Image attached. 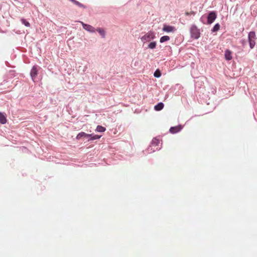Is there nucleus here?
<instances>
[{"label": "nucleus", "mask_w": 257, "mask_h": 257, "mask_svg": "<svg viewBox=\"0 0 257 257\" xmlns=\"http://www.w3.org/2000/svg\"><path fill=\"white\" fill-rule=\"evenodd\" d=\"M191 37L194 39H198L200 37L199 30L195 26H193L190 29Z\"/></svg>", "instance_id": "nucleus-3"}, {"label": "nucleus", "mask_w": 257, "mask_h": 257, "mask_svg": "<svg viewBox=\"0 0 257 257\" xmlns=\"http://www.w3.org/2000/svg\"><path fill=\"white\" fill-rule=\"evenodd\" d=\"M248 42L249 43V47L251 49H252L255 45L256 39L255 34L254 32H250L248 34Z\"/></svg>", "instance_id": "nucleus-2"}, {"label": "nucleus", "mask_w": 257, "mask_h": 257, "mask_svg": "<svg viewBox=\"0 0 257 257\" xmlns=\"http://www.w3.org/2000/svg\"><path fill=\"white\" fill-rule=\"evenodd\" d=\"M176 30V29L174 27L171 26H168L167 25H164L163 28V31L169 33V32H174Z\"/></svg>", "instance_id": "nucleus-6"}, {"label": "nucleus", "mask_w": 257, "mask_h": 257, "mask_svg": "<svg viewBox=\"0 0 257 257\" xmlns=\"http://www.w3.org/2000/svg\"><path fill=\"white\" fill-rule=\"evenodd\" d=\"M101 136H100V135H93L91 137L90 139L89 140H91V141H93V140H97V139H99L101 138Z\"/></svg>", "instance_id": "nucleus-19"}, {"label": "nucleus", "mask_w": 257, "mask_h": 257, "mask_svg": "<svg viewBox=\"0 0 257 257\" xmlns=\"http://www.w3.org/2000/svg\"><path fill=\"white\" fill-rule=\"evenodd\" d=\"M185 15H187V16H189V15H195V13L193 12V11H192V12H191L190 13L186 12Z\"/></svg>", "instance_id": "nucleus-23"}, {"label": "nucleus", "mask_w": 257, "mask_h": 257, "mask_svg": "<svg viewBox=\"0 0 257 257\" xmlns=\"http://www.w3.org/2000/svg\"><path fill=\"white\" fill-rule=\"evenodd\" d=\"M21 22L22 23L25 25V26H26V27H29L30 26V23L27 22L25 19H21Z\"/></svg>", "instance_id": "nucleus-21"}, {"label": "nucleus", "mask_w": 257, "mask_h": 257, "mask_svg": "<svg viewBox=\"0 0 257 257\" xmlns=\"http://www.w3.org/2000/svg\"><path fill=\"white\" fill-rule=\"evenodd\" d=\"M7 121V118L5 113L0 112V122L2 124H5Z\"/></svg>", "instance_id": "nucleus-10"}, {"label": "nucleus", "mask_w": 257, "mask_h": 257, "mask_svg": "<svg viewBox=\"0 0 257 257\" xmlns=\"http://www.w3.org/2000/svg\"><path fill=\"white\" fill-rule=\"evenodd\" d=\"M30 74L32 78L36 77L38 74V69L37 66H34L33 67L32 69H31Z\"/></svg>", "instance_id": "nucleus-9"}, {"label": "nucleus", "mask_w": 257, "mask_h": 257, "mask_svg": "<svg viewBox=\"0 0 257 257\" xmlns=\"http://www.w3.org/2000/svg\"><path fill=\"white\" fill-rule=\"evenodd\" d=\"M154 75L156 77H157V78L160 77L161 75V72L159 70H157L155 72Z\"/></svg>", "instance_id": "nucleus-22"}, {"label": "nucleus", "mask_w": 257, "mask_h": 257, "mask_svg": "<svg viewBox=\"0 0 257 257\" xmlns=\"http://www.w3.org/2000/svg\"><path fill=\"white\" fill-rule=\"evenodd\" d=\"M159 143H160L159 140L158 139L155 138L152 140V145L153 146H157L158 145Z\"/></svg>", "instance_id": "nucleus-16"}, {"label": "nucleus", "mask_w": 257, "mask_h": 257, "mask_svg": "<svg viewBox=\"0 0 257 257\" xmlns=\"http://www.w3.org/2000/svg\"><path fill=\"white\" fill-rule=\"evenodd\" d=\"M217 17L216 14L214 12H211L209 13L207 17V23L208 24H212L216 19Z\"/></svg>", "instance_id": "nucleus-4"}, {"label": "nucleus", "mask_w": 257, "mask_h": 257, "mask_svg": "<svg viewBox=\"0 0 257 257\" xmlns=\"http://www.w3.org/2000/svg\"><path fill=\"white\" fill-rule=\"evenodd\" d=\"M156 47V42H151L148 45V48H150V49H152L155 48Z\"/></svg>", "instance_id": "nucleus-18"}, {"label": "nucleus", "mask_w": 257, "mask_h": 257, "mask_svg": "<svg viewBox=\"0 0 257 257\" xmlns=\"http://www.w3.org/2000/svg\"><path fill=\"white\" fill-rule=\"evenodd\" d=\"M81 23L82 24L83 27L85 30H87V31L90 32H95L94 28L91 25L85 24L82 22H81Z\"/></svg>", "instance_id": "nucleus-8"}, {"label": "nucleus", "mask_w": 257, "mask_h": 257, "mask_svg": "<svg viewBox=\"0 0 257 257\" xmlns=\"http://www.w3.org/2000/svg\"><path fill=\"white\" fill-rule=\"evenodd\" d=\"M232 52L228 49H226L224 52V57L225 60L227 61L231 60L232 59Z\"/></svg>", "instance_id": "nucleus-7"}, {"label": "nucleus", "mask_w": 257, "mask_h": 257, "mask_svg": "<svg viewBox=\"0 0 257 257\" xmlns=\"http://www.w3.org/2000/svg\"><path fill=\"white\" fill-rule=\"evenodd\" d=\"M105 130H106V128L104 127H103L101 125H97L96 127V128L95 130V131H96L97 132L102 133V132H105Z\"/></svg>", "instance_id": "nucleus-13"}, {"label": "nucleus", "mask_w": 257, "mask_h": 257, "mask_svg": "<svg viewBox=\"0 0 257 257\" xmlns=\"http://www.w3.org/2000/svg\"><path fill=\"white\" fill-rule=\"evenodd\" d=\"M96 31L98 32V33L101 36L102 38L105 37V31L100 28H98L96 29Z\"/></svg>", "instance_id": "nucleus-12"}, {"label": "nucleus", "mask_w": 257, "mask_h": 257, "mask_svg": "<svg viewBox=\"0 0 257 257\" xmlns=\"http://www.w3.org/2000/svg\"><path fill=\"white\" fill-rule=\"evenodd\" d=\"M85 135V133L84 132L79 133L76 136V139L77 140H80L82 137H84Z\"/></svg>", "instance_id": "nucleus-20"}, {"label": "nucleus", "mask_w": 257, "mask_h": 257, "mask_svg": "<svg viewBox=\"0 0 257 257\" xmlns=\"http://www.w3.org/2000/svg\"><path fill=\"white\" fill-rule=\"evenodd\" d=\"M220 29V25L219 24H216L215 25L214 27L213 28L212 30V32H215L218 31Z\"/></svg>", "instance_id": "nucleus-17"}, {"label": "nucleus", "mask_w": 257, "mask_h": 257, "mask_svg": "<svg viewBox=\"0 0 257 257\" xmlns=\"http://www.w3.org/2000/svg\"><path fill=\"white\" fill-rule=\"evenodd\" d=\"M70 1H71V2H72L74 4L76 5V6L79 7H83V8H85V7L82 5V4L80 3L79 2H78V1H76V0H69Z\"/></svg>", "instance_id": "nucleus-14"}, {"label": "nucleus", "mask_w": 257, "mask_h": 257, "mask_svg": "<svg viewBox=\"0 0 257 257\" xmlns=\"http://www.w3.org/2000/svg\"><path fill=\"white\" fill-rule=\"evenodd\" d=\"M182 129V126L181 125H179L177 126L171 127L170 128L169 131L171 134H176L179 132Z\"/></svg>", "instance_id": "nucleus-5"}, {"label": "nucleus", "mask_w": 257, "mask_h": 257, "mask_svg": "<svg viewBox=\"0 0 257 257\" xmlns=\"http://www.w3.org/2000/svg\"><path fill=\"white\" fill-rule=\"evenodd\" d=\"M92 136L91 134H88L85 133V135L84 136L85 137H90Z\"/></svg>", "instance_id": "nucleus-24"}, {"label": "nucleus", "mask_w": 257, "mask_h": 257, "mask_svg": "<svg viewBox=\"0 0 257 257\" xmlns=\"http://www.w3.org/2000/svg\"><path fill=\"white\" fill-rule=\"evenodd\" d=\"M170 40V37L168 36H164L160 38V42L163 43Z\"/></svg>", "instance_id": "nucleus-15"}, {"label": "nucleus", "mask_w": 257, "mask_h": 257, "mask_svg": "<svg viewBox=\"0 0 257 257\" xmlns=\"http://www.w3.org/2000/svg\"><path fill=\"white\" fill-rule=\"evenodd\" d=\"M155 38V35L154 32L150 31L145 34L143 36H142L141 38V41L145 43L147 42H149L151 40L154 39Z\"/></svg>", "instance_id": "nucleus-1"}, {"label": "nucleus", "mask_w": 257, "mask_h": 257, "mask_svg": "<svg viewBox=\"0 0 257 257\" xmlns=\"http://www.w3.org/2000/svg\"><path fill=\"white\" fill-rule=\"evenodd\" d=\"M164 107V104L162 102H160L155 106V109L157 111L162 110Z\"/></svg>", "instance_id": "nucleus-11"}]
</instances>
